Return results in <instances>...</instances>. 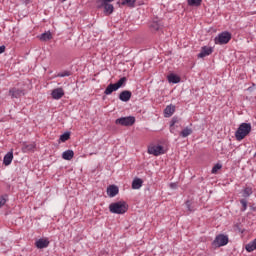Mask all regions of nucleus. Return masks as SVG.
I'll list each match as a JSON object with an SVG mask.
<instances>
[{"mask_svg":"<svg viewBox=\"0 0 256 256\" xmlns=\"http://www.w3.org/2000/svg\"><path fill=\"white\" fill-rule=\"evenodd\" d=\"M253 195V189L251 187H246L242 192V197L247 198Z\"/></svg>","mask_w":256,"mask_h":256,"instance_id":"obj_26","label":"nucleus"},{"mask_svg":"<svg viewBox=\"0 0 256 256\" xmlns=\"http://www.w3.org/2000/svg\"><path fill=\"white\" fill-rule=\"evenodd\" d=\"M96 7L97 9H103L104 8V13L106 15H111L114 11L113 4H109L108 2H105L104 4L101 3V1L97 0L96 1Z\"/></svg>","mask_w":256,"mask_h":256,"instance_id":"obj_6","label":"nucleus"},{"mask_svg":"<svg viewBox=\"0 0 256 256\" xmlns=\"http://www.w3.org/2000/svg\"><path fill=\"white\" fill-rule=\"evenodd\" d=\"M245 249L248 253H253V251H256V238L252 242L246 244Z\"/></svg>","mask_w":256,"mask_h":256,"instance_id":"obj_18","label":"nucleus"},{"mask_svg":"<svg viewBox=\"0 0 256 256\" xmlns=\"http://www.w3.org/2000/svg\"><path fill=\"white\" fill-rule=\"evenodd\" d=\"M150 27H151V29L153 31H159V30H161V23H159V22H152Z\"/></svg>","mask_w":256,"mask_h":256,"instance_id":"obj_27","label":"nucleus"},{"mask_svg":"<svg viewBox=\"0 0 256 256\" xmlns=\"http://www.w3.org/2000/svg\"><path fill=\"white\" fill-rule=\"evenodd\" d=\"M1 53H5V46H0V55Z\"/></svg>","mask_w":256,"mask_h":256,"instance_id":"obj_38","label":"nucleus"},{"mask_svg":"<svg viewBox=\"0 0 256 256\" xmlns=\"http://www.w3.org/2000/svg\"><path fill=\"white\" fill-rule=\"evenodd\" d=\"M189 7H201L203 0H187Z\"/></svg>","mask_w":256,"mask_h":256,"instance_id":"obj_23","label":"nucleus"},{"mask_svg":"<svg viewBox=\"0 0 256 256\" xmlns=\"http://www.w3.org/2000/svg\"><path fill=\"white\" fill-rule=\"evenodd\" d=\"M35 245L37 249H46V247H49V241L41 238L35 242Z\"/></svg>","mask_w":256,"mask_h":256,"instance_id":"obj_13","label":"nucleus"},{"mask_svg":"<svg viewBox=\"0 0 256 256\" xmlns=\"http://www.w3.org/2000/svg\"><path fill=\"white\" fill-rule=\"evenodd\" d=\"M107 194L110 197H116V195H119V187H117L116 185H110L107 188Z\"/></svg>","mask_w":256,"mask_h":256,"instance_id":"obj_12","label":"nucleus"},{"mask_svg":"<svg viewBox=\"0 0 256 256\" xmlns=\"http://www.w3.org/2000/svg\"><path fill=\"white\" fill-rule=\"evenodd\" d=\"M176 127H179V125H175V126H171V125H170V133H173V134L175 135V133H176V131H175Z\"/></svg>","mask_w":256,"mask_h":256,"instance_id":"obj_36","label":"nucleus"},{"mask_svg":"<svg viewBox=\"0 0 256 256\" xmlns=\"http://www.w3.org/2000/svg\"><path fill=\"white\" fill-rule=\"evenodd\" d=\"M98 1H100V3L105 5V3H112V1H115V0H98Z\"/></svg>","mask_w":256,"mask_h":256,"instance_id":"obj_37","label":"nucleus"},{"mask_svg":"<svg viewBox=\"0 0 256 256\" xmlns=\"http://www.w3.org/2000/svg\"><path fill=\"white\" fill-rule=\"evenodd\" d=\"M223 167V165L221 164H215L214 167L212 168V173L215 174L217 173V171H219V169H221Z\"/></svg>","mask_w":256,"mask_h":256,"instance_id":"obj_33","label":"nucleus"},{"mask_svg":"<svg viewBox=\"0 0 256 256\" xmlns=\"http://www.w3.org/2000/svg\"><path fill=\"white\" fill-rule=\"evenodd\" d=\"M118 90L119 88L115 84H109L104 91V95H111L114 91Z\"/></svg>","mask_w":256,"mask_h":256,"instance_id":"obj_16","label":"nucleus"},{"mask_svg":"<svg viewBox=\"0 0 256 256\" xmlns=\"http://www.w3.org/2000/svg\"><path fill=\"white\" fill-rule=\"evenodd\" d=\"M12 161H13V151H10L4 156L3 164L6 166H9V164L12 163Z\"/></svg>","mask_w":256,"mask_h":256,"instance_id":"obj_19","label":"nucleus"},{"mask_svg":"<svg viewBox=\"0 0 256 256\" xmlns=\"http://www.w3.org/2000/svg\"><path fill=\"white\" fill-rule=\"evenodd\" d=\"M148 153L150 155H154L155 157H159V155H163L165 151L163 150V146L155 145L148 148Z\"/></svg>","mask_w":256,"mask_h":256,"instance_id":"obj_7","label":"nucleus"},{"mask_svg":"<svg viewBox=\"0 0 256 256\" xmlns=\"http://www.w3.org/2000/svg\"><path fill=\"white\" fill-rule=\"evenodd\" d=\"M231 37L232 35L229 31L221 32L214 38V43L215 45H227L231 41Z\"/></svg>","mask_w":256,"mask_h":256,"instance_id":"obj_3","label":"nucleus"},{"mask_svg":"<svg viewBox=\"0 0 256 256\" xmlns=\"http://www.w3.org/2000/svg\"><path fill=\"white\" fill-rule=\"evenodd\" d=\"M9 95L14 99H19V97H23L25 95V90H21L19 88H12L9 90Z\"/></svg>","mask_w":256,"mask_h":256,"instance_id":"obj_9","label":"nucleus"},{"mask_svg":"<svg viewBox=\"0 0 256 256\" xmlns=\"http://www.w3.org/2000/svg\"><path fill=\"white\" fill-rule=\"evenodd\" d=\"M115 124L122 125V127H131L132 125H135V117L127 116L118 118L115 120Z\"/></svg>","mask_w":256,"mask_h":256,"instance_id":"obj_4","label":"nucleus"},{"mask_svg":"<svg viewBox=\"0 0 256 256\" xmlns=\"http://www.w3.org/2000/svg\"><path fill=\"white\" fill-rule=\"evenodd\" d=\"M63 95H65V91L63 90V88H56L54 90H52L51 92V96L52 98L59 100L63 97Z\"/></svg>","mask_w":256,"mask_h":256,"instance_id":"obj_11","label":"nucleus"},{"mask_svg":"<svg viewBox=\"0 0 256 256\" xmlns=\"http://www.w3.org/2000/svg\"><path fill=\"white\" fill-rule=\"evenodd\" d=\"M227 243H229V237H227L226 235H223V234H219L214 239L212 245L214 247H225V245H227Z\"/></svg>","mask_w":256,"mask_h":256,"instance_id":"obj_5","label":"nucleus"},{"mask_svg":"<svg viewBox=\"0 0 256 256\" xmlns=\"http://www.w3.org/2000/svg\"><path fill=\"white\" fill-rule=\"evenodd\" d=\"M173 113H175V106L174 105H168L164 109V117H171V115H173Z\"/></svg>","mask_w":256,"mask_h":256,"instance_id":"obj_17","label":"nucleus"},{"mask_svg":"<svg viewBox=\"0 0 256 256\" xmlns=\"http://www.w3.org/2000/svg\"><path fill=\"white\" fill-rule=\"evenodd\" d=\"M186 209H188L190 212L193 211V208L191 207V201H186Z\"/></svg>","mask_w":256,"mask_h":256,"instance_id":"obj_34","label":"nucleus"},{"mask_svg":"<svg viewBox=\"0 0 256 256\" xmlns=\"http://www.w3.org/2000/svg\"><path fill=\"white\" fill-rule=\"evenodd\" d=\"M167 79H168L169 83H174V84L180 83V81H181V78L175 74H169L167 76Z\"/></svg>","mask_w":256,"mask_h":256,"instance_id":"obj_22","label":"nucleus"},{"mask_svg":"<svg viewBox=\"0 0 256 256\" xmlns=\"http://www.w3.org/2000/svg\"><path fill=\"white\" fill-rule=\"evenodd\" d=\"M74 156L75 152H73V150H66L62 153V159H64L65 161H71Z\"/></svg>","mask_w":256,"mask_h":256,"instance_id":"obj_14","label":"nucleus"},{"mask_svg":"<svg viewBox=\"0 0 256 256\" xmlns=\"http://www.w3.org/2000/svg\"><path fill=\"white\" fill-rule=\"evenodd\" d=\"M137 0H122L121 5H128V7H133Z\"/></svg>","mask_w":256,"mask_h":256,"instance_id":"obj_31","label":"nucleus"},{"mask_svg":"<svg viewBox=\"0 0 256 256\" xmlns=\"http://www.w3.org/2000/svg\"><path fill=\"white\" fill-rule=\"evenodd\" d=\"M35 149V144L33 143H23L22 145V152L23 153H29Z\"/></svg>","mask_w":256,"mask_h":256,"instance_id":"obj_15","label":"nucleus"},{"mask_svg":"<svg viewBox=\"0 0 256 256\" xmlns=\"http://www.w3.org/2000/svg\"><path fill=\"white\" fill-rule=\"evenodd\" d=\"M71 75H73L71 71L65 70L63 72L58 73L57 77H71Z\"/></svg>","mask_w":256,"mask_h":256,"instance_id":"obj_28","label":"nucleus"},{"mask_svg":"<svg viewBox=\"0 0 256 256\" xmlns=\"http://www.w3.org/2000/svg\"><path fill=\"white\" fill-rule=\"evenodd\" d=\"M40 41H51L53 39V34L51 32H44L39 36Z\"/></svg>","mask_w":256,"mask_h":256,"instance_id":"obj_21","label":"nucleus"},{"mask_svg":"<svg viewBox=\"0 0 256 256\" xmlns=\"http://www.w3.org/2000/svg\"><path fill=\"white\" fill-rule=\"evenodd\" d=\"M127 209H129V206L125 201H118L109 205L110 213L115 215H124V213H127Z\"/></svg>","mask_w":256,"mask_h":256,"instance_id":"obj_1","label":"nucleus"},{"mask_svg":"<svg viewBox=\"0 0 256 256\" xmlns=\"http://www.w3.org/2000/svg\"><path fill=\"white\" fill-rule=\"evenodd\" d=\"M193 133V129L186 127L180 132V137H189Z\"/></svg>","mask_w":256,"mask_h":256,"instance_id":"obj_24","label":"nucleus"},{"mask_svg":"<svg viewBox=\"0 0 256 256\" xmlns=\"http://www.w3.org/2000/svg\"><path fill=\"white\" fill-rule=\"evenodd\" d=\"M143 187V180L141 178H135L132 181V189H141Z\"/></svg>","mask_w":256,"mask_h":256,"instance_id":"obj_20","label":"nucleus"},{"mask_svg":"<svg viewBox=\"0 0 256 256\" xmlns=\"http://www.w3.org/2000/svg\"><path fill=\"white\" fill-rule=\"evenodd\" d=\"M181 123V119L177 116H174L170 122L171 127H175V125H179Z\"/></svg>","mask_w":256,"mask_h":256,"instance_id":"obj_29","label":"nucleus"},{"mask_svg":"<svg viewBox=\"0 0 256 256\" xmlns=\"http://www.w3.org/2000/svg\"><path fill=\"white\" fill-rule=\"evenodd\" d=\"M126 83H127V77H122L114 85L117 87V89H121V87H125Z\"/></svg>","mask_w":256,"mask_h":256,"instance_id":"obj_25","label":"nucleus"},{"mask_svg":"<svg viewBox=\"0 0 256 256\" xmlns=\"http://www.w3.org/2000/svg\"><path fill=\"white\" fill-rule=\"evenodd\" d=\"M5 203H7V199H5V197H0V207H3Z\"/></svg>","mask_w":256,"mask_h":256,"instance_id":"obj_35","label":"nucleus"},{"mask_svg":"<svg viewBox=\"0 0 256 256\" xmlns=\"http://www.w3.org/2000/svg\"><path fill=\"white\" fill-rule=\"evenodd\" d=\"M240 203H241V205H242L241 211H247V200L241 199V200H240Z\"/></svg>","mask_w":256,"mask_h":256,"instance_id":"obj_32","label":"nucleus"},{"mask_svg":"<svg viewBox=\"0 0 256 256\" xmlns=\"http://www.w3.org/2000/svg\"><path fill=\"white\" fill-rule=\"evenodd\" d=\"M213 53V48L208 46H203L200 53L198 54L199 59H203L204 57H209Z\"/></svg>","mask_w":256,"mask_h":256,"instance_id":"obj_8","label":"nucleus"},{"mask_svg":"<svg viewBox=\"0 0 256 256\" xmlns=\"http://www.w3.org/2000/svg\"><path fill=\"white\" fill-rule=\"evenodd\" d=\"M170 186H171V187H172V189H173V188L175 187V184H171Z\"/></svg>","mask_w":256,"mask_h":256,"instance_id":"obj_39","label":"nucleus"},{"mask_svg":"<svg viewBox=\"0 0 256 256\" xmlns=\"http://www.w3.org/2000/svg\"><path fill=\"white\" fill-rule=\"evenodd\" d=\"M132 93L129 90H124L119 94V99L120 101H123L124 103H127L128 101L131 100Z\"/></svg>","mask_w":256,"mask_h":256,"instance_id":"obj_10","label":"nucleus"},{"mask_svg":"<svg viewBox=\"0 0 256 256\" xmlns=\"http://www.w3.org/2000/svg\"><path fill=\"white\" fill-rule=\"evenodd\" d=\"M70 137L71 134L69 132H66L60 136V141H62V143H65V141H69Z\"/></svg>","mask_w":256,"mask_h":256,"instance_id":"obj_30","label":"nucleus"},{"mask_svg":"<svg viewBox=\"0 0 256 256\" xmlns=\"http://www.w3.org/2000/svg\"><path fill=\"white\" fill-rule=\"evenodd\" d=\"M249 133H251V125L249 123H242L235 132V137L237 141H243Z\"/></svg>","mask_w":256,"mask_h":256,"instance_id":"obj_2","label":"nucleus"}]
</instances>
